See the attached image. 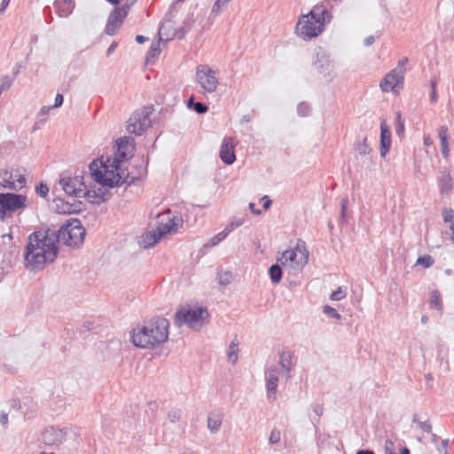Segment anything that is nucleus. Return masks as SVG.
<instances>
[{"label": "nucleus", "instance_id": "7ed1b4c3", "mask_svg": "<svg viewBox=\"0 0 454 454\" xmlns=\"http://www.w3.org/2000/svg\"><path fill=\"white\" fill-rule=\"evenodd\" d=\"M169 322L164 317H153L133 329L131 341L136 347L153 348L168 338Z\"/></svg>", "mask_w": 454, "mask_h": 454}, {"label": "nucleus", "instance_id": "6e6d98bb", "mask_svg": "<svg viewBox=\"0 0 454 454\" xmlns=\"http://www.w3.org/2000/svg\"><path fill=\"white\" fill-rule=\"evenodd\" d=\"M226 4L223 2H219V0H216L215 3L212 6L211 12L215 15H218L221 12V8L224 7Z\"/></svg>", "mask_w": 454, "mask_h": 454}, {"label": "nucleus", "instance_id": "c03bdc74", "mask_svg": "<svg viewBox=\"0 0 454 454\" xmlns=\"http://www.w3.org/2000/svg\"><path fill=\"white\" fill-rule=\"evenodd\" d=\"M0 94L11 88L12 80L8 76H3L0 80Z\"/></svg>", "mask_w": 454, "mask_h": 454}, {"label": "nucleus", "instance_id": "774afa93", "mask_svg": "<svg viewBox=\"0 0 454 454\" xmlns=\"http://www.w3.org/2000/svg\"><path fill=\"white\" fill-rule=\"evenodd\" d=\"M116 47H117V43L116 42H113L110 44V46L108 47L107 51H106L107 56L111 55L115 51Z\"/></svg>", "mask_w": 454, "mask_h": 454}, {"label": "nucleus", "instance_id": "b1692460", "mask_svg": "<svg viewBox=\"0 0 454 454\" xmlns=\"http://www.w3.org/2000/svg\"><path fill=\"white\" fill-rule=\"evenodd\" d=\"M179 224V219H169L166 223H160L157 227V233L160 234V239L167 233H170L171 231H175Z\"/></svg>", "mask_w": 454, "mask_h": 454}, {"label": "nucleus", "instance_id": "7c9ffc66", "mask_svg": "<svg viewBox=\"0 0 454 454\" xmlns=\"http://www.w3.org/2000/svg\"><path fill=\"white\" fill-rule=\"evenodd\" d=\"M216 279L219 285L227 286L232 280V274L230 271H219Z\"/></svg>", "mask_w": 454, "mask_h": 454}, {"label": "nucleus", "instance_id": "0eeeda50", "mask_svg": "<svg viewBox=\"0 0 454 454\" xmlns=\"http://www.w3.org/2000/svg\"><path fill=\"white\" fill-rule=\"evenodd\" d=\"M27 169L10 168L0 170V186L12 191H20L27 185Z\"/></svg>", "mask_w": 454, "mask_h": 454}, {"label": "nucleus", "instance_id": "680f3d73", "mask_svg": "<svg viewBox=\"0 0 454 454\" xmlns=\"http://www.w3.org/2000/svg\"><path fill=\"white\" fill-rule=\"evenodd\" d=\"M313 411L317 416H322L324 413V407L321 404L313 405Z\"/></svg>", "mask_w": 454, "mask_h": 454}, {"label": "nucleus", "instance_id": "bb28decb", "mask_svg": "<svg viewBox=\"0 0 454 454\" xmlns=\"http://www.w3.org/2000/svg\"><path fill=\"white\" fill-rule=\"evenodd\" d=\"M160 240V234H158L156 231H150L143 237V245L145 247H153L156 243Z\"/></svg>", "mask_w": 454, "mask_h": 454}, {"label": "nucleus", "instance_id": "393cba45", "mask_svg": "<svg viewBox=\"0 0 454 454\" xmlns=\"http://www.w3.org/2000/svg\"><path fill=\"white\" fill-rule=\"evenodd\" d=\"M84 192L86 194L82 198H86L91 203L100 204L105 201L104 193H101V189H98V192L90 191L84 185Z\"/></svg>", "mask_w": 454, "mask_h": 454}, {"label": "nucleus", "instance_id": "6e6552de", "mask_svg": "<svg viewBox=\"0 0 454 454\" xmlns=\"http://www.w3.org/2000/svg\"><path fill=\"white\" fill-rule=\"evenodd\" d=\"M154 109L153 106H144L133 113L127 121V131L129 134L140 136L151 127L150 116Z\"/></svg>", "mask_w": 454, "mask_h": 454}, {"label": "nucleus", "instance_id": "1a4fd4ad", "mask_svg": "<svg viewBox=\"0 0 454 454\" xmlns=\"http://www.w3.org/2000/svg\"><path fill=\"white\" fill-rule=\"evenodd\" d=\"M27 207L26 195L1 192L0 193V219L4 220L7 215H12L18 210Z\"/></svg>", "mask_w": 454, "mask_h": 454}, {"label": "nucleus", "instance_id": "603ef678", "mask_svg": "<svg viewBox=\"0 0 454 454\" xmlns=\"http://www.w3.org/2000/svg\"><path fill=\"white\" fill-rule=\"evenodd\" d=\"M348 197H344L341 199L340 201V207H341V213H340V219L343 223H345L346 220V210L348 207Z\"/></svg>", "mask_w": 454, "mask_h": 454}, {"label": "nucleus", "instance_id": "5fc2aeb1", "mask_svg": "<svg viewBox=\"0 0 454 454\" xmlns=\"http://www.w3.org/2000/svg\"><path fill=\"white\" fill-rule=\"evenodd\" d=\"M269 441L271 444L278 443L280 441V431L278 429H273L270 433Z\"/></svg>", "mask_w": 454, "mask_h": 454}, {"label": "nucleus", "instance_id": "f257e3e1", "mask_svg": "<svg viewBox=\"0 0 454 454\" xmlns=\"http://www.w3.org/2000/svg\"><path fill=\"white\" fill-rule=\"evenodd\" d=\"M58 254L55 231H34L28 236L24 252L25 267L30 271L42 270L56 260Z\"/></svg>", "mask_w": 454, "mask_h": 454}, {"label": "nucleus", "instance_id": "a878e982", "mask_svg": "<svg viewBox=\"0 0 454 454\" xmlns=\"http://www.w3.org/2000/svg\"><path fill=\"white\" fill-rule=\"evenodd\" d=\"M58 212L60 214H72L77 212L79 209L76 208L74 204L65 203L62 200L59 199L55 200Z\"/></svg>", "mask_w": 454, "mask_h": 454}, {"label": "nucleus", "instance_id": "4c0bfd02", "mask_svg": "<svg viewBox=\"0 0 454 454\" xmlns=\"http://www.w3.org/2000/svg\"><path fill=\"white\" fill-rule=\"evenodd\" d=\"M160 53V43H153L151 44V47L147 52V59L149 58H155L157 56H159Z\"/></svg>", "mask_w": 454, "mask_h": 454}, {"label": "nucleus", "instance_id": "a19ab883", "mask_svg": "<svg viewBox=\"0 0 454 454\" xmlns=\"http://www.w3.org/2000/svg\"><path fill=\"white\" fill-rule=\"evenodd\" d=\"M310 112V106L306 102H301L297 106V113L300 116H307Z\"/></svg>", "mask_w": 454, "mask_h": 454}, {"label": "nucleus", "instance_id": "3c124183", "mask_svg": "<svg viewBox=\"0 0 454 454\" xmlns=\"http://www.w3.org/2000/svg\"><path fill=\"white\" fill-rule=\"evenodd\" d=\"M438 136L440 138V142L448 141L449 134H448V127L442 125L438 129Z\"/></svg>", "mask_w": 454, "mask_h": 454}, {"label": "nucleus", "instance_id": "72a5a7b5", "mask_svg": "<svg viewBox=\"0 0 454 454\" xmlns=\"http://www.w3.org/2000/svg\"><path fill=\"white\" fill-rule=\"evenodd\" d=\"M434 261L429 254L419 256L416 261V265H422L425 268H429L434 264Z\"/></svg>", "mask_w": 454, "mask_h": 454}, {"label": "nucleus", "instance_id": "4d7b16f0", "mask_svg": "<svg viewBox=\"0 0 454 454\" xmlns=\"http://www.w3.org/2000/svg\"><path fill=\"white\" fill-rule=\"evenodd\" d=\"M440 143H441V152H442V156L445 159H448L449 155H450V149H449V146H448V141H444L443 143L440 142Z\"/></svg>", "mask_w": 454, "mask_h": 454}, {"label": "nucleus", "instance_id": "9b49d317", "mask_svg": "<svg viewBox=\"0 0 454 454\" xmlns=\"http://www.w3.org/2000/svg\"><path fill=\"white\" fill-rule=\"evenodd\" d=\"M309 252L304 246L297 245L294 249H288L283 252L278 261L283 266H289L294 270H301L308 263Z\"/></svg>", "mask_w": 454, "mask_h": 454}, {"label": "nucleus", "instance_id": "39448f33", "mask_svg": "<svg viewBox=\"0 0 454 454\" xmlns=\"http://www.w3.org/2000/svg\"><path fill=\"white\" fill-rule=\"evenodd\" d=\"M85 233L80 220L72 218L55 231L56 243L62 242L68 247H78L82 244Z\"/></svg>", "mask_w": 454, "mask_h": 454}, {"label": "nucleus", "instance_id": "20e7f679", "mask_svg": "<svg viewBox=\"0 0 454 454\" xmlns=\"http://www.w3.org/2000/svg\"><path fill=\"white\" fill-rule=\"evenodd\" d=\"M332 19V13L323 4H316L309 13L299 18L295 33L303 40H310L318 36Z\"/></svg>", "mask_w": 454, "mask_h": 454}, {"label": "nucleus", "instance_id": "a18cd8bd", "mask_svg": "<svg viewBox=\"0 0 454 454\" xmlns=\"http://www.w3.org/2000/svg\"><path fill=\"white\" fill-rule=\"evenodd\" d=\"M244 223V220L242 219H233L225 228L224 230L227 231V233H231L234 229L239 227Z\"/></svg>", "mask_w": 454, "mask_h": 454}, {"label": "nucleus", "instance_id": "dca6fc26", "mask_svg": "<svg viewBox=\"0 0 454 454\" xmlns=\"http://www.w3.org/2000/svg\"><path fill=\"white\" fill-rule=\"evenodd\" d=\"M126 16H123L116 8H114L109 14L105 27V33L107 35H114L118 29L121 27Z\"/></svg>", "mask_w": 454, "mask_h": 454}, {"label": "nucleus", "instance_id": "052dcab7", "mask_svg": "<svg viewBox=\"0 0 454 454\" xmlns=\"http://www.w3.org/2000/svg\"><path fill=\"white\" fill-rule=\"evenodd\" d=\"M63 104V96L62 94L58 93L55 98V102L53 106H51V108L59 107Z\"/></svg>", "mask_w": 454, "mask_h": 454}, {"label": "nucleus", "instance_id": "e433bc0d", "mask_svg": "<svg viewBox=\"0 0 454 454\" xmlns=\"http://www.w3.org/2000/svg\"><path fill=\"white\" fill-rule=\"evenodd\" d=\"M228 236L227 231L223 229L221 232L215 235L209 241V246L214 247L219 244L222 240H223Z\"/></svg>", "mask_w": 454, "mask_h": 454}, {"label": "nucleus", "instance_id": "aec40b11", "mask_svg": "<svg viewBox=\"0 0 454 454\" xmlns=\"http://www.w3.org/2000/svg\"><path fill=\"white\" fill-rule=\"evenodd\" d=\"M54 7L59 17H68L74 9V0H55Z\"/></svg>", "mask_w": 454, "mask_h": 454}, {"label": "nucleus", "instance_id": "f3484780", "mask_svg": "<svg viewBox=\"0 0 454 454\" xmlns=\"http://www.w3.org/2000/svg\"><path fill=\"white\" fill-rule=\"evenodd\" d=\"M403 75L399 74L396 70L393 69L386 74L384 79L380 82V88L382 91L388 92L395 90L399 84H403Z\"/></svg>", "mask_w": 454, "mask_h": 454}, {"label": "nucleus", "instance_id": "f03ea898", "mask_svg": "<svg viewBox=\"0 0 454 454\" xmlns=\"http://www.w3.org/2000/svg\"><path fill=\"white\" fill-rule=\"evenodd\" d=\"M129 145V138L127 137H121L118 142V153L116 158L110 163V160L106 161L100 160L98 164V160H93L90 164V174L94 180L103 186H108L110 188L119 186L124 183H132L137 177L132 176L129 182V175L123 177L119 172V166L121 161L126 160V153L123 152Z\"/></svg>", "mask_w": 454, "mask_h": 454}, {"label": "nucleus", "instance_id": "423d86ee", "mask_svg": "<svg viewBox=\"0 0 454 454\" xmlns=\"http://www.w3.org/2000/svg\"><path fill=\"white\" fill-rule=\"evenodd\" d=\"M209 317L207 310L204 308L181 309L176 315L174 323L177 326L187 325L190 328L200 330Z\"/></svg>", "mask_w": 454, "mask_h": 454}, {"label": "nucleus", "instance_id": "0e129e2a", "mask_svg": "<svg viewBox=\"0 0 454 454\" xmlns=\"http://www.w3.org/2000/svg\"><path fill=\"white\" fill-rule=\"evenodd\" d=\"M375 41V37L373 35H369L364 38V44L365 46H371Z\"/></svg>", "mask_w": 454, "mask_h": 454}, {"label": "nucleus", "instance_id": "c85d7f7f", "mask_svg": "<svg viewBox=\"0 0 454 454\" xmlns=\"http://www.w3.org/2000/svg\"><path fill=\"white\" fill-rule=\"evenodd\" d=\"M269 274L274 284H278L282 278V269L278 264H273L270 267Z\"/></svg>", "mask_w": 454, "mask_h": 454}, {"label": "nucleus", "instance_id": "c756f323", "mask_svg": "<svg viewBox=\"0 0 454 454\" xmlns=\"http://www.w3.org/2000/svg\"><path fill=\"white\" fill-rule=\"evenodd\" d=\"M430 306L439 311L442 310L441 294L437 290H434L430 294Z\"/></svg>", "mask_w": 454, "mask_h": 454}, {"label": "nucleus", "instance_id": "4be33fe9", "mask_svg": "<svg viewBox=\"0 0 454 454\" xmlns=\"http://www.w3.org/2000/svg\"><path fill=\"white\" fill-rule=\"evenodd\" d=\"M223 422V414L219 412H212L207 418V428L213 434L220 430Z\"/></svg>", "mask_w": 454, "mask_h": 454}, {"label": "nucleus", "instance_id": "2f4dec72", "mask_svg": "<svg viewBox=\"0 0 454 454\" xmlns=\"http://www.w3.org/2000/svg\"><path fill=\"white\" fill-rule=\"evenodd\" d=\"M228 358L231 362L232 364H235L238 360V342L232 340L229 347Z\"/></svg>", "mask_w": 454, "mask_h": 454}, {"label": "nucleus", "instance_id": "2eb2a0df", "mask_svg": "<svg viewBox=\"0 0 454 454\" xmlns=\"http://www.w3.org/2000/svg\"><path fill=\"white\" fill-rule=\"evenodd\" d=\"M279 371L275 365H270L265 370V380L267 396L269 399L276 398V392L278 388Z\"/></svg>", "mask_w": 454, "mask_h": 454}, {"label": "nucleus", "instance_id": "a211bd4d", "mask_svg": "<svg viewBox=\"0 0 454 454\" xmlns=\"http://www.w3.org/2000/svg\"><path fill=\"white\" fill-rule=\"evenodd\" d=\"M234 146L232 137L223 138L220 148V158L227 165L232 164L236 160Z\"/></svg>", "mask_w": 454, "mask_h": 454}, {"label": "nucleus", "instance_id": "49530a36", "mask_svg": "<svg viewBox=\"0 0 454 454\" xmlns=\"http://www.w3.org/2000/svg\"><path fill=\"white\" fill-rule=\"evenodd\" d=\"M442 215L445 223L452 222L454 218V210L452 208H443Z\"/></svg>", "mask_w": 454, "mask_h": 454}, {"label": "nucleus", "instance_id": "412c9836", "mask_svg": "<svg viewBox=\"0 0 454 454\" xmlns=\"http://www.w3.org/2000/svg\"><path fill=\"white\" fill-rule=\"evenodd\" d=\"M279 365L283 376L288 380L291 378L292 371V354L290 352H282L279 356Z\"/></svg>", "mask_w": 454, "mask_h": 454}, {"label": "nucleus", "instance_id": "de8ad7c7", "mask_svg": "<svg viewBox=\"0 0 454 454\" xmlns=\"http://www.w3.org/2000/svg\"><path fill=\"white\" fill-rule=\"evenodd\" d=\"M346 296V293L342 290L341 287H339L337 290L332 293L330 295V299L333 301H340Z\"/></svg>", "mask_w": 454, "mask_h": 454}, {"label": "nucleus", "instance_id": "bf43d9fd", "mask_svg": "<svg viewBox=\"0 0 454 454\" xmlns=\"http://www.w3.org/2000/svg\"><path fill=\"white\" fill-rule=\"evenodd\" d=\"M261 200L262 201V207L264 210H267L270 207L271 204H272V200L267 196V195H264Z\"/></svg>", "mask_w": 454, "mask_h": 454}, {"label": "nucleus", "instance_id": "ddd939ff", "mask_svg": "<svg viewBox=\"0 0 454 454\" xmlns=\"http://www.w3.org/2000/svg\"><path fill=\"white\" fill-rule=\"evenodd\" d=\"M196 80L201 88L208 93L215 92L218 86V79L215 72L207 65H200L197 67Z\"/></svg>", "mask_w": 454, "mask_h": 454}, {"label": "nucleus", "instance_id": "8fccbe9b", "mask_svg": "<svg viewBox=\"0 0 454 454\" xmlns=\"http://www.w3.org/2000/svg\"><path fill=\"white\" fill-rule=\"evenodd\" d=\"M407 63L408 58L404 57L399 60L397 67L394 69L396 70L399 74L404 75Z\"/></svg>", "mask_w": 454, "mask_h": 454}, {"label": "nucleus", "instance_id": "58836bf2", "mask_svg": "<svg viewBox=\"0 0 454 454\" xmlns=\"http://www.w3.org/2000/svg\"><path fill=\"white\" fill-rule=\"evenodd\" d=\"M323 312L330 317H333L335 319L340 318V315L338 313V311L334 308H333L329 305H325L323 307Z\"/></svg>", "mask_w": 454, "mask_h": 454}, {"label": "nucleus", "instance_id": "c9c22d12", "mask_svg": "<svg viewBox=\"0 0 454 454\" xmlns=\"http://www.w3.org/2000/svg\"><path fill=\"white\" fill-rule=\"evenodd\" d=\"M385 453L386 454H395L394 452V442L391 440H387L385 442ZM401 454H410L408 448L404 447L401 450Z\"/></svg>", "mask_w": 454, "mask_h": 454}, {"label": "nucleus", "instance_id": "09e8293b", "mask_svg": "<svg viewBox=\"0 0 454 454\" xmlns=\"http://www.w3.org/2000/svg\"><path fill=\"white\" fill-rule=\"evenodd\" d=\"M35 192L41 197L45 198L49 192V187L46 184L41 183L35 187Z\"/></svg>", "mask_w": 454, "mask_h": 454}, {"label": "nucleus", "instance_id": "f704fd0d", "mask_svg": "<svg viewBox=\"0 0 454 454\" xmlns=\"http://www.w3.org/2000/svg\"><path fill=\"white\" fill-rule=\"evenodd\" d=\"M412 422L418 424L419 428L424 432L430 433L432 431V426L429 420L420 421L418 419L417 415H414Z\"/></svg>", "mask_w": 454, "mask_h": 454}, {"label": "nucleus", "instance_id": "cd10ccee", "mask_svg": "<svg viewBox=\"0 0 454 454\" xmlns=\"http://www.w3.org/2000/svg\"><path fill=\"white\" fill-rule=\"evenodd\" d=\"M187 106H188V108L193 109L196 113L200 114L207 113V110H208L207 106L205 105L204 103L194 102V97L193 96H192L189 98L188 103H187Z\"/></svg>", "mask_w": 454, "mask_h": 454}, {"label": "nucleus", "instance_id": "9d476101", "mask_svg": "<svg viewBox=\"0 0 454 454\" xmlns=\"http://www.w3.org/2000/svg\"><path fill=\"white\" fill-rule=\"evenodd\" d=\"M84 182L82 176H71L66 173H62L59 176V182L55 184L56 191L61 190L70 197L82 198L86 192H84Z\"/></svg>", "mask_w": 454, "mask_h": 454}, {"label": "nucleus", "instance_id": "e2e57ef3", "mask_svg": "<svg viewBox=\"0 0 454 454\" xmlns=\"http://www.w3.org/2000/svg\"><path fill=\"white\" fill-rule=\"evenodd\" d=\"M0 424L3 426H6L8 424V414L4 411L0 414Z\"/></svg>", "mask_w": 454, "mask_h": 454}, {"label": "nucleus", "instance_id": "5701e85b", "mask_svg": "<svg viewBox=\"0 0 454 454\" xmlns=\"http://www.w3.org/2000/svg\"><path fill=\"white\" fill-rule=\"evenodd\" d=\"M442 176L439 179V185L442 193H449L452 189L450 172L444 168L441 171Z\"/></svg>", "mask_w": 454, "mask_h": 454}, {"label": "nucleus", "instance_id": "6ab92c4d", "mask_svg": "<svg viewBox=\"0 0 454 454\" xmlns=\"http://www.w3.org/2000/svg\"><path fill=\"white\" fill-rule=\"evenodd\" d=\"M391 145V133L385 121L380 124V156L385 157Z\"/></svg>", "mask_w": 454, "mask_h": 454}, {"label": "nucleus", "instance_id": "338daca9", "mask_svg": "<svg viewBox=\"0 0 454 454\" xmlns=\"http://www.w3.org/2000/svg\"><path fill=\"white\" fill-rule=\"evenodd\" d=\"M192 26V17H189V18L185 19V20H184V22H183V25H182V27H189V31L191 30Z\"/></svg>", "mask_w": 454, "mask_h": 454}, {"label": "nucleus", "instance_id": "f8f14e48", "mask_svg": "<svg viewBox=\"0 0 454 454\" xmlns=\"http://www.w3.org/2000/svg\"><path fill=\"white\" fill-rule=\"evenodd\" d=\"M315 68L326 79L332 82L335 76L334 62L323 48L318 47L315 52V59L313 60Z\"/></svg>", "mask_w": 454, "mask_h": 454}, {"label": "nucleus", "instance_id": "13d9d810", "mask_svg": "<svg viewBox=\"0 0 454 454\" xmlns=\"http://www.w3.org/2000/svg\"><path fill=\"white\" fill-rule=\"evenodd\" d=\"M189 31V27H179L176 33H175V35L179 39V40H182L185 34Z\"/></svg>", "mask_w": 454, "mask_h": 454}, {"label": "nucleus", "instance_id": "37998d69", "mask_svg": "<svg viewBox=\"0 0 454 454\" xmlns=\"http://www.w3.org/2000/svg\"><path fill=\"white\" fill-rule=\"evenodd\" d=\"M430 87H431L430 101L432 103H435L438 99V95L436 92V87H437L436 79L434 78L430 81Z\"/></svg>", "mask_w": 454, "mask_h": 454}, {"label": "nucleus", "instance_id": "69168bd1", "mask_svg": "<svg viewBox=\"0 0 454 454\" xmlns=\"http://www.w3.org/2000/svg\"><path fill=\"white\" fill-rule=\"evenodd\" d=\"M11 0H2L0 4V13H3L7 6L9 5Z\"/></svg>", "mask_w": 454, "mask_h": 454}, {"label": "nucleus", "instance_id": "473e14b6", "mask_svg": "<svg viewBox=\"0 0 454 454\" xmlns=\"http://www.w3.org/2000/svg\"><path fill=\"white\" fill-rule=\"evenodd\" d=\"M356 151L360 155L369 154L372 151L370 145L367 144V138L364 137L361 143H358L356 146Z\"/></svg>", "mask_w": 454, "mask_h": 454}, {"label": "nucleus", "instance_id": "ea45409f", "mask_svg": "<svg viewBox=\"0 0 454 454\" xmlns=\"http://www.w3.org/2000/svg\"><path fill=\"white\" fill-rule=\"evenodd\" d=\"M182 412L178 409H172L168 413V419L171 423H176L181 419Z\"/></svg>", "mask_w": 454, "mask_h": 454}, {"label": "nucleus", "instance_id": "864d4df0", "mask_svg": "<svg viewBox=\"0 0 454 454\" xmlns=\"http://www.w3.org/2000/svg\"><path fill=\"white\" fill-rule=\"evenodd\" d=\"M396 122H397L396 134L399 137H401L403 135V131H404V124H403V121L402 120L400 113H397Z\"/></svg>", "mask_w": 454, "mask_h": 454}, {"label": "nucleus", "instance_id": "79ce46f5", "mask_svg": "<svg viewBox=\"0 0 454 454\" xmlns=\"http://www.w3.org/2000/svg\"><path fill=\"white\" fill-rule=\"evenodd\" d=\"M136 0H130L129 2L124 3L121 7H115L121 13H122L123 16H128V13L129 10L131 9L132 5Z\"/></svg>", "mask_w": 454, "mask_h": 454}, {"label": "nucleus", "instance_id": "4468645a", "mask_svg": "<svg viewBox=\"0 0 454 454\" xmlns=\"http://www.w3.org/2000/svg\"><path fill=\"white\" fill-rule=\"evenodd\" d=\"M67 429L55 428L53 427L46 428L42 433V441L49 446H59L67 438Z\"/></svg>", "mask_w": 454, "mask_h": 454}]
</instances>
